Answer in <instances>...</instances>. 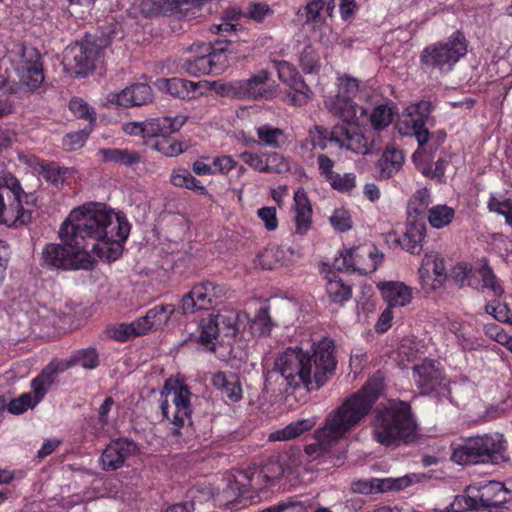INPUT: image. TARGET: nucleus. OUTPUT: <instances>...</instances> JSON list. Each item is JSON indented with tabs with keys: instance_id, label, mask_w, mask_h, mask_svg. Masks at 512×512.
I'll return each instance as SVG.
<instances>
[{
	"instance_id": "59",
	"label": "nucleus",
	"mask_w": 512,
	"mask_h": 512,
	"mask_svg": "<svg viewBox=\"0 0 512 512\" xmlns=\"http://www.w3.org/2000/svg\"><path fill=\"white\" fill-rule=\"evenodd\" d=\"M264 160L266 166L264 173H282L288 169V163L279 153H265Z\"/></svg>"
},
{
	"instance_id": "42",
	"label": "nucleus",
	"mask_w": 512,
	"mask_h": 512,
	"mask_svg": "<svg viewBox=\"0 0 512 512\" xmlns=\"http://www.w3.org/2000/svg\"><path fill=\"white\" fill-rule=\"evenodd\" d=\"M286 373L284 374L283 368L277 365V359L275 360L274 367L268 370L265 374L264 391L269 393L271 396L280 395L288 391L290 384Z\"/></svg>"
},
{
	"instance_id": "10",
	"label": "nucleus",
	"mask_w": 512,
	"mask_h": 512,
	"mask_svg": "<svg viewBox=\"0 0 512 512\" xmlns=\"http://www.w3.org/2000/svg\"><path fill=\"white\" fill-rule=\"evenodd\" d=\"M9 57L20 83L30 91H34L42 85L44 71L38 49L18 43L9 51Z\"/></svg>"
},
{
	"instance_id": "51",
	"label": "nucleus",
	"mask_w": 512,
	"mask_h": 512,
	"mask_svg": "<svg viewBox=\"0 0 512 512\" xmlns=\"http://www.w3.org/2000/svg\"><path fill=\"white\" fill-rule=\"evenodd\" d=\"M69 110L78 118L86 119L89 121L88 126L93 127L96 122V113L83 99L72 98L69 101Z\"/></svg>"
},
{
	"instance_id": "40",
	"label": "nucleus",
	"mask_w": 512,
	"mask_h": 512,
	"mask_svg": "<svg viewBox=\"0 0 512 512\" xmlns=\"http://www.w3.org/2000/svg\"><path fill=\"white\" fill-rule=\"evenodd\" d=\"M326 293L329 299L336 304L347 302L352 296V286L346 284L335 271L326 274Z\"/></svg>"
},
{
	"instance_id": "45",
	"label": "nucleus",
	"mask_w": 512,
	"mask_h": 512,
	"mask_svg": "<svg viewBox=\"0 0 512 512\" xmlns=\"http://www.w3.org/2000/svg\"><path fill=\"white\" fill-rule=\"evenodd\" d=\"M108 336L118 342H126L131 338L143 336V330L137 326L136 320L131 323H117L107 328Z\"/></svg>"
},
{
	"instance_id": "55",
	"label": "nucleus",
	"mask_w": 512,
	"mask_h": 512,
	"mask_svg": "<svg viewBox=\"0 0 512 512\" xmlns=\"http://www.w3.org/2000/svg\"><path fill=\"white\" fill-rule=\"evenodd\" d=\"M456 337L459 346L464 352L475 351L487 347L482 337L475 336L471 333L461 331L456 334Z\"/></svg>"
},
{
	"instance_id": "31",
	"label": "nucleus",
	"mask_w": 512,
	"mask_h": 512,
	"mask_svg": "<svg viewBox=\"0 0 512 512\" xmlns=\"http://www.w3.org/2000/svg\"><path fill=\"white\" fill-rule=\"evenodd\" d=\"M153 98L152 88L146 83H135L126 87L121 92L111 94L109 102L118 106H141L151 102Z\"/></svg>"
},
{
	"instance_id": "19",
	"label": "nucleus",
	"mask_w": 512,
	"mask_h": 512,
	"mask_svg": "<svg viewBox=\"0 0 512 512\" xmlns=\"http://www.w3.org/2000/svg\"><path fill=\"white\" fill-rule=\"evenodd\" d=\"M432 105L428 101L419 102L412 111L403 114L396 126L401 135L414 136L420 148L430 139L427 122L430 118Z\"/></svg>"
},
{
	"instance_id": "3",
	"label": "nucleus",
	"mask_w": 512,
	"mask_h": 512,
	"mask_svg": "<svg viewBox=\"0 0 512 512\" xmlns=\"http://www.w3.org/2000/svg\"><path fill=\"white\" fill-rule=\"evenodd\" d=\"M374 435L381 445L399 446L416 440L417 424L409 402L390 400L375 408Z\"/></svg>"
},
{
	"instance_id": "37",
	"label": "nucleus",
	"mask_w": 512,
	"mask_h": 512,
	"mask_svg": "<svg viewBox=\"0 0 512 512\" xmlns=\"http://www.w3.org/2000/svg\"><path fill=\"white\" fill-rule=\"evenodd\" d=\"M408 482L403 479H360L352 482L351 490L354 493L370 495L373 493L401 490L406 487Z\"/></svg>"
},
{
	"instance_id": "36",
	"label": "nucleus",
	"mask_w": 512,
	"mask_h": 512,
	"mask_svg": "<svg viewBox=\"0 0 512 512\" xmlns=\"http://www.w3.org/2000/svg\"><path fill=\"white\" fill-rule=\"evenodd\" d=\"M161 84V88L171 96L182 100H192L203 95V86L200 82L174 77L163 79Z\"/></svg>"
},
{
	"instance_id": "22",
	"label": "nucleus",
	"mask_w": 512,
	"mask_h": 512,
	"mask_svg": "<svg viewBox=\"0 0 512 512\" xmlns=\"http://www.w3.org/2000/svg\"><path fill=\"white\" fill-rule=\"evenodd\" d=\"M187 117L185 115H176L174 117L162 116L150 118L145 121L127 122L123 124V131L128 135L150 138L158 133H174L185 124Z\"/></svg>"
},
{
	"instance_id": "54",
	"label": "nucleus",
	"mask_w": 512,
	"mask_h": 512,
	"mask_svg": "<svg viewBox=\"0 0 512 512\" xmlns=\"http://www.w3.org/2000/svg\"><path fill=\"white\" fill-rule=\"evenodd\" d=\"M251 328L254 329L260 336L270 334L272 329V322L268 307H261L258 309L254 319L252 320Z\"/></svg>"
},
{
	"instance_id": "64",
	"label": "nucleus",
	"mask_w": 512,
	"mask_h": 512,
	"mask_svg": "<svg viewBox=\"0 0 512 512\" xmlns=\"http://www.w3.org/2000/svg\"><path fill=\"white\" fill-rule=\"evenodd\" d=\"M284 473L282 465L275 460H269L268 463L262 466L260 474L263 476L266 482H270L274 479L281 477Z\"/></svg>"
},
{
	"instance_id": "6",
	"label": "nucleus",
	"mask_w": 512,
	"mask_h": 512,
	"mask_svg": "<svg viewBox=\"0 0 512 512\" xmlns=\"http://www.w3.org/2000/svg\"><path fill=\"white\" fill-rule=\"evenodd\" d=\"M240 329L239 315L234 310H224L203 318L198 326V343L207 352H216V347L231 344Z\"/></svg>"
},
{
	"instance_id": "12",
	"label": "nucleus",
	"mask_w": 512,
	"mask_h": 512,
	"mask_svg": "<svg viewBox=\"0 0 512 512\" xmlns=\"http://www.w3.org/2000/svg\"><path fill=\"white\" fill-rule=\"evenodd\" d=\"M466 493L457 497L459 503L461 500L465 502L463 509L466 510L500 512L506 503L512 501V491L499 481H490L479 489L468 487Z\"/></svg>"
},
{
	"instance_id": "29",
	"label": "nucleus",
	"mask_w": 512,
	"mask_h": 512,
	"mask_svg": "<svg viewBox=\"0 0 512 512\" xmlns=\"http://www.w3.org/2000/svg\"><path fill=\"white\" fill-rule=\"evenodd\" d=\"M419 276L423 287L430 285L431 289H438L447 278L445 259L439 254L426 255L419 268Z\"/></svg>"
},
{
	"instance_id": "50",
	"label": "nucleus",
	"mask_w": 512,
	"mask_h": 512,
	"mask_svg": "<svg viewBox=\"0 0 512 512\" xmlns=\"http://www.w3.org/2000/svg\"><path fill=\"white\" fill-rule=\"evenodd\" d=\"M93 127L85 128L66 134L62 139V145L67 151H74L84 146Z\"/></svg>"
},
{
	"instance_id": "11",
	"label": "nucleus",
	"mask_w": 512,
	"mask_h": 512,
	"mask_svg": "<svg viewBox=\"0 0 512 512\" xmlns=\"http://www.w3.org/2000/svg\"><path fill=\"white\" fill-rule=\"evenodd\" d=\"M277 365L284 370L290 388L296 389L303 387L307 391L317 389L314 387V371L312 368V358L308 352L301 348H287L277 357Z\"/></svg>"
},
{
	"instance_id": "25",
	"label": "nucleus",
	"mask_w": 512,
	"mask_h": 512,
	"mask_svg": "<svg viewBox=\"0 0 512 512\" xmlns=\"http://www.w3.org/2000/svg\"><path fill=\"white\" fill-rule=\"evenodd\" d=\"M426 235V224L422 221L408 222L405 232L399 234L396 231L387 234V242L393 248H400L411 254H420Z\"/></svg>"
},
{
	"instance_id": "46",
	"label": "nucleus",
	"mask_w": 512,
	"mask_h": 512,
	"mask_svg": "<svg viewBox=\"0 0 512 512\" xmlns=\"http://www.w3.org/2000/svg\"><path fill=\"white\" fill-rule=\"evenodd\" d=\"M275 68L277 70L279 79L287 84L290 88L299 87L305 88L306 82L299 74L295 66L287 61L275 62Z\"/></svg>"
},
{
	"instance_id": "58",
	"label": "nucleus",
	"mask_w": 512,
	"mask_h": 512,
	"mask_svg": "<svg viewBox=\"0 0 512 512\" xmlns=\"http://www.w3.org/2000/svg\"><path fill=\"white\" fill-rule=\"evenodd\" d=\"M332 227L339 232H346L352 228V219L348 210L337 208L329 218Z\"/></svg>"
},
{
	"instance_id": "41",
	"label": "nucleus",
	"mask_w": 512,
	"mask_h": 512,
	"mask_svg": "<svg viewBox=\"0 0 512 512\" xmlns=\"http://www.w3.org/2000/svg\"><path fill=\"white\" fill-rule=\"evenodd\" d=\"M98 155L103 162H113L126 167L140 163L141 155L134 150L120 148H102Z\"/></svg>"
},
{
	"instance_id": "43",
	"label": "nucleus",
	"mask_w": 512,
	"mask_h": 512,
	"mask_svg": "<svg viewBox=\"0 0 512 512\" xmlns=\"http://www.w3.org/2000/svg\"><path fill=\"white\" fill-rule=\"evenodd\" d=\"M455 215V209L446 204H437L427 210L428 223L435 229H443L449 226Z\"/></svg>"
},
{
	"instance_id": "4",
	"label": "nucleus",
	"mask_w": 512,
	"mask_h": 512,
	"mask_svg": "<svg viewBox=\"0 0 512 512\" xmlns=\"http://www.w3.org/2000/svg\"><path fill=\"white\" fill-rule=\"evenodd\" d=\"M468 51V40L460 30L446 40L427 45L420 54V68L427 74H447Z\"/></svg>"
},
{
	"instance_id": "49",
	"label": "nucleus",
	"mask_w": 512,
	"mask_h": 512,
	"mask_svg": "<svg viewBox=\"0 0 512 512\" xmlns=\"http://www.w3.org/2000/svg\"><path fill=\"white\" fill-rule=\"evenodd\" d=\"M197 52L200 54L186 59L181 68L189 75L196 77L211 74L207 54L202 50H197L195 53Z\"/></svg>"
},
{
	"instance_id": "27",
	"label": "nucleus",
	"mask_w": 512,
	"mask_h": 512,
	"mask_svg": "<svg viewBox=\"0 0 512 512\" xmlns=\"http://www.w3.org/2000/svg\"><path fill=\"white\" fill-rule=\"evenodd\" d=\"M138 452L137 444L128 438H117L110 441L101 455L102 468L114 471L121 468L126 459Z\"/></svg>"
},
{
	"instance_id": "33",
	"label": "nucleus",
	"mask_w": 512,
	"mask_h": 512,
	"mask_svg": "<svg viewBox=\"0 0 512 512\" xmlns=\"http://www.w3.org/2000/svg\"><path fill=\"white\" fill-rule=\"evenodd\" d=\"M211 382L227 401L236 403L242 399L243 389L237 373L218 371L212 376Z\"/></svg>"
},
{
	"instance_id": "62",
	"label": "nucleus",
	"mask_w": 512,
	"mask_h": 512,
	"mask_svg": "<svg viewBox=\"0 0 512 512\" xmlns=\"http://www.w3.org/2000/svg\"><path fill=\"white\" fill-rule=\"evenodd\" d=\"M257 215L262 220L268 231H274L277 229L278 219L275 207H262L258 209Z\"/></svg>"
},
{
	"instance_id": "52",
	"label": "nucleus",
	"mask_w": 512,
	"mask_h": 512,
	"mask_svg": "<svg viewBox=\"0 0 512 512\" xmlns=\"http://www.w3.org/2000/svg\"><path fill=\"white\" fill-rule=\"evenodd\" d=\"M300 66L305 73H317L320 69V58L313 46H305L300 54Z\"/></svg>"
},
{
	"instance_id": "32",
	"label": "nucleus",
	"mask_w": 512,
	"mask_h": 512,
	"mask_svg": "<svg viewBox=\"0 0 512 512\" xmlns=\"http://www.w3.org/2000/svg\"><path fill=\"white\" fill-rule=\"evenodd\" d=\"M295 233L304 236L312 228V204L306 191L300 187L294 193Z\"/></svg>"
},
{
	"instance_id": "7",
	"label": "nucleus",
	"mask_w": 512,
	"mask_h": 512,
	"mask_svg": "<svg viewBox=\"0 0 512 512\" xmlns=\"http://www.w3.org/2000/svg\"><path fill=\"white\" fill-rule=\"evenodd\" d=\"M506 443L499 433L469 438L453 449L451 460L460 465L493 462L505 452Z\"/></svg>"
},
{
	"instance_id": "34",
	"label": "nucleus",
	"mask_w": 512,
	"mask_h": 512,
	"mask_svg": "<svg viewBox=\"0 0 512 512\" xmlns=\"http://www.w3.org/2000/svg\"><path fill=\"white\" fill-rule=\"evenodd\" d=\"M377 287L381 292L383 300L391 308L403 307L412 301V290L403 282L386 281L379 283Z\"/></svg>"
},
{
	"instance_id": "28",
	"label": "nucleus",
	"mask_w": 512,
	"mask_h": 512,
	"mask_svg": "<svg viewBox=\"0 0 512 512\" xmlns=\"http://www.w3.org/2000/svg\"><path fill=\"white\" fill-rule=\"evenodd\" d=\"M54 383L47 382L42 377V371L31 381L33 396L30 393H23L18 398L12 399L7 403V410L14 415H19L29 408L35 407L40 403Z\"/></svg>"
},
{
	"instance_id": "1",
	"label": "nucleus",
	"mask_w": 512,
	"mask_h": 512,
	"mask_svg": "<svg viewBox=\"0 0 512 512\" xmlns=\"http://www.w3.org/2000/svg\"><path fill=\"white\" fill-rule=\"evenodd\" d=\"M130 229L123 212L116 213L105 204L90 202L71 210L59 235L91 257L112 262L122 256Z\"/></svg>"
},
{
	"instance_id": "16",
	"label": "nucleus",
	"mask_w": 512,
	"mask_h": 512,
	"mask_svg": "<svg viewBox=\"0 0 512 512\" xmlns=\"http://www.w3.org/2000/svg\"><path fill=\"white\" fill-rule=\"evenodd\" d=\"M110 43L111 39L109 37L86 35L80 43L70 50L74 61L75 73L86 76L90 71L94 70L97 63L103 60L104 50Z\"/></svg>"
},
{
	"instance_id": "24",
	"label": "nucleus",
	"mask_w": 512,
	"mask_h": 512,
	"mask_svg": "<svg viewBox=\"0 0 512 512\" xmlns=\"http://www.w3.org/2000/svg\"><path fill=\"white\" fill-rule=\"evenodd\" d=\"M270 73L260 70L250 78L231 83V90L240 99H269L272 97V89L268 81Z\"/></svg>"
},
{
	"instance_id": "57",
	"label": "nucleus",
	"mask_w": 512,
	"mask_h": 512,
	"mask_svg": "<svg viewBox=\"0 0 512 512\" xmlns=\"http://www.w3.org/2000/svg\"><path fill=\"white\" fill-rule=\"evenodd\" d=\"M430 192L426 188L417 190L409 201V208L417 215L423 214L428 210L431 202Z\"/></svg>"
},
{
	"instance_id": "9",
	"label": "nucleus",
	"mask_w": 512,
	"mask_h": 512,
	"mask_svg": "<svg viewBox=\"0 0 512 512\" xmlns=\"http://www.w3.org/2000/svg\"><path fill=\"white\" fill-rule=\"evenodd\" d=\"M451 277L460 287L467 285L475 289H487L496 298H501L505 292L501 280L496 276L486 258H483L475 267L469 262L457 263L451 271Z\"/></svg>"
},
{
	"instance_id": "13",
	"label": "nucleus",
	"mask_w": 512,
	"mask_h": 512,
	"mask_svg": "<svg viewBox=\"0 0 512 512\" xmlns=\"http://www.w3.org/2000/svg\"><path fill=\"white\" fill-rule=\"evenodd\" d=\"M383 258V253L373 245L357 246L341 251L334 259L333 267L339 272H357L360 275H367L376 271Z\"/></svg>"
},
{
	"instance_id": "47",
	"label": "nucleus",
	"mask_w": 512,
	"mask_h": 512,
	"mask_svg": "<svg viewBox=\"0 0 512 512\" xmlns=\"http://www.w3.org/2000/svg\"><path fill=\"white\" fill-rule=\"evenodd\" d=\"M315 422L312 419H302L287 425L271 435L273 440L286 441L296 438L313 428Z\"/></svg>"
},
{
	"instance_id": "44",
	"label": "nucleus",
	"mask_w": 512,
	"mask_h": 512,
	"mask_svg": "<svg viewBox=\"0 0 512 512\" xmlns=\"http://www.w3.org/2000/svg\"><path fill=\"white\" fill-rule=\"evenodd\" d=\"M172 133H158L150 138H155L151 147L167 157H174L184 151L183 143L170 137Z\"/></svg>"
},
{
	"instance_id": "20",
	"label": "nucleus",
	"mask_w": 512,
	"mask_h": 512,
	"mask_svg": "<svg viewBox=\"0 0 512 512\" xmlns=\"http://www.w3.org/2000/svg\"><path fill=\"white\" fill-rule=\"evenodd\" d=\"M99 353L93 346L78 349L72 352L69 358L52 360L42 369V377L46 383H55L58 374L80 365L84 369L93 370L99 366Z\"/></svg>"
},
{
	"instance_id": "23",
	"label": "nucleus",
	"mask_w": 512,
	"mask_h": 512,
	"mask_svg": "<svg viewBox=\"0 0 512 512\" xmlns=\"http://www.w3.org/2000/svg\"><path fill=\"white\" fill-rule=\"evenodd\" d=\"M207 0H142L140 12L146 18L158 16L188 17L189 12L200 9Z\"/></svg>"
},
{
	"instance_id": "17",
	"label": "nucleus",
	"mask_w": 512,
	"mask_h": 512,
	"mask_svg": "<svg viewBox=\"0 0 512 512\" xmlns=\"http://www.w3.org/2000/svg\"><path fill=\"white\" fill-rule=\"evenodd\" d=\"M168 394L172 395L175 411L171 416L170 404L167 396H165L160 402L161 414L164 419L168 420L174 426L172 428V435L180 436V430L184 427L186 421H189L191 424L192 408L190 398L192 393L186 385L176 384L168 390Z\"/></svg>"
},
{
	"instance_id": "60",
	"label": "nucleus",
	"mask_w": 512,
	"mask_h": 512,
	"mask_svg": "<svg viewBox=\"0 0 512 512\" xmlns=\"http://www.w3.org/2000/svg\"><path fill=\"white\" fill-rule=\"evenodd\" d=\"M239 158L251 169L260 173L265 172V153L245 150L239 154Z\"/></svg>"
},
{
	"instance_id": "8",
	"label": "nucleus",
	"mask_w": 512,
	"mask_h": 512,
	"mask_svg": "<svg viewBox=\"0 0 512 512\" xmlns=\"http://www.w3.org/2000/svg\"><path fill=\"white\" fill-rule=\"evenodd\" d=\"M62 244L47 243L42 251L43 264L57 270L91 269L95 260L86 251L77 248L60 236Z\"/></svg>"
},
{
	"instance_id": "21",
	"label": "nucleus",
	"mask_w": 512,
	"mask_h": 512,
	"mask_svg": "<svg viewBox=\"0 0 512 512\" xmlns=\"http://www.w3.org/2000/svg\"><path fill=\"white\" fill-rule=\"evenodd\" d=\"M412 378L422 395L439 392L448 385V379L441 364L427 358L413 366Z\"/></svg>"
},
{
	"instance_id": "14",
	"label": "nucleus",
	"mask_w": 512,
	"mask_h": 512,
	"mask_svg": "<svg viewBox=\"0 0 512 512\" xmlns=\"http://www.w3.org/2000/svg\"><path fill=\"white\" fill-rule=\"evenodd\" d=\"M359 91V81L351 76L343 75L338 78V92L336 95L325 99L327 110L343 122H351L356 119L358 105L354 98Z\"/></svg>"
},
{
	"instance_id": "5",
	"label": "nucleus",
	"mask_w": 512,
	"mask_h": 512,
	"mask_svg": "<svg viewBox=\"0 0 512 512\" xmlns=\"http://www.w3.org/2000/svg\"><path fill=\"white\" fill-rule=\"evenodd\" d=\"M28 194L12 173L0 171V224L20 227L28 224L32 213L24 207Z\"/></svg>"
},
{
	"instance_id": "61",
	"label": "nucleus",
	"mask_w": 512,
	"mask_h": 512,
	"mask_svg": "<svg viewBox=\"0 0 512 512\" xmlns=\"http://www.w3.org/2000/svg\"><path fill=\"white\" fill-rule=\"evenodd\" d=\"M237 162L230 155L217 156L212 161L215 174L227 175L237 167Z\"/></svg>"
},
{
	"instance_id": "48",
	"label": "nucleus",
	"mask_w": 512,
	"mask_h": 512,
	"mask_svg": "<svg viewBox=\"0 0 512 512\" xmlns=\"http://www.w3.org/2000/svg\"><path fill=\"white\" fill-rule=\"evenodd\" d=\"M394 109L387 104H380L373 108L369 120L376 131L387 128L393 121Z\"/></svg>"
},
{
	"instance_id": "38",
	"label": "nucleus",
	"mask_w": 512,
	"mask_h": 512,
	"mask_svg": "<svg viewBox=\"0 0 512 512\" xmlns=\"http://www.w3.org/2000/svg\"><path fill=\"white\" fill-rule=\"evenodd\" d=\"M257 135V143L261 147L271 149H281L288 144V135L286 132L271 124H263L255 129Z\"/></svg>"
},
{
	"instance_id": "35",
	"label": "nucleus",
	"mask_w": 512,
	"mask_h": 512,
	"mask_svg": "<svg viewBox=\"0 0 512 512\" xmlns=\"http://www.w3.org/2000/svg\"><path fill=\"white\" fill-rule=\"evenodd\" d=\"M405 156L403 151L389 145L376 163L379 179L387 180L396 175L403 167Z\"/></svg>"
},
{
	"instance_id": "30",
	"label": "nucleus",
	"mask_w": 512,
	"mask_h": 512,
	"mask_svg": "<svg viewBox=\"0 0 512 512\" xmlns=\"http://www.w3.org/2000/svg\"><path fill=\"white\" fill-rule=\"evenodd\" d=\"M181 314L174 304H158L150 308L146 314L136 319V324L146 335L151 330L162 329L174 314Z\"/></svg>"
},
{
	"instance_id": "63",
	"label": "nucleus",
	"mask_w": 512,
	"mask_h": 512,
	"mask_svg": "<svg viewBox=\"0 0 512 512\" xmlns=\"http://www.w3.org/2000/svg\"><path fill=\"white\" fill-rule=\"evenodd\" d=\"M326 6V0H311L304 7L306 23L317 22Z\"/></svg>"
},
{
	"instance_id": "53",
	"label": "nucleus",
	"mask_w": 512,
	"mask_h": 512,
	"mask_svg": "<svg viewBox=\"0 0 512 512\" xmlns=\"http://www.w3.org/2000/svg\"><path fill=\"white\" fill-rule=\"evenodd\" d=\"M328 183L332 189L341 193H348L356 187V175L352 172L343 175L336 173Z\"/></svg>"
},
{
	"instance_id": "26",
	"label": "nucleus",
	"mask_w": 512,
	"mask_h": 512,
	"mask_svg": "<svg viewBox=\"0 0 512 512\" xmlns=\"http://www.w3.org/2000/svg\"><path fill=\"white\" fill-rule=\"evenodd\" d=\"M334 143L356 154L367 155V135L359 131L357 118L349 123L336 124L332 128Z\"/></svg>"
},
{
	"instance_id": "18",
	"label": "nucleus",
	"mask_w": 512,
	"mask_h": 512,
	"mask_svg": "<svg viewBox=\"0 0 512 512\" xmlns=\"http://www.w3.org/2000/svg\"><path fill=\"white\" fill-rule=\"evenodd\" d=\"M312 368L314 371V387L321 388L333 377L337 369V351L335 341L329 337H323L312 346Z\"/></svg>"
},
{
	"instance_id": "2",
	"label": "nucleus",
	"mask_w": 512,
	"mask_h": 512,
	"mask_svg": "<svg viewBox=\"0 0 512 512\" xmlns=\"http://www.w3.org/2000/svg\"><path fill=\"white\" fill-rule=\"evenodd\" d=\"M381 383L369 380L360 390L327 416L324 426L314 433L315 442L306 445L305 452L312 459L331 453V448L352 431L369 414L381 393Z\"/></svg>"
},
{
	"instance_id": "15",
	"label": "nucleus",
	"mask_w": 512,
	"mask_h": 512,
	"mask_svg": "<svg viewBox=\"0 0 512 512\" xmlns=\"http://www.w3.org/2000/svg\"><path fill=\"white\" fill-rule=\"evenodd\" d=\"M226 294V287L212 281L196 284L184 294L179 301L178 310L181 315L194 314L199 310L213 308Z\"/></svg>"
},
{
	"instance_id": "39",
	"label": "nucleus",
	"mask_w": 512,
	"mask_h": 512,
	"mask_svg": "<svg viewBox=\"0 0 512 512\" xmlns=\"http://www.w3.org/2000/svg\"><path fill=\"white\" fill-rule=\"evenodd\" d=\"M197 50H202L207 54L211 74H221L229 66L226 48H212L210 43L192 44L190 51L196 52Z\"/></svg>"
},
{
	"instance_id": "56",
	"label": "nucleus",
	"mask_w": 512,
	"mask_h": 512,
	"mask_svg": "<svg viewBox=\"0 0 512 512\" xmlns=\"http://www.w3.org/2000/svg\"><path fill=\"white\" fill-rule=\"evenodd\" d=\"M332 130L324 128L323 126L316 125L310 130L309 136L313 148H319L325 150L328 147L329 142H334L331 136Z\"/></svg>"
}]
</instances>
